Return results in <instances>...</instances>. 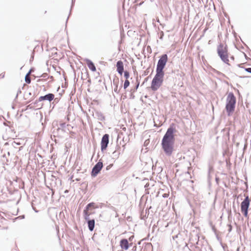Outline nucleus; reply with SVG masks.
Masks as SVG:
<instances>
[{"instance_id": "6e6552de", "label": "nucleus", "mask_w": 251, "mask_h": 251, "mask_svg": "<svg viewBox=\"0 0 251 251\" xmlns=\"http://www.w3.org/2000/svg\"><path fill=\"white\" fill-rule=\"evenodd\" d=\"M109 136L108 134H105L102 137L101 141V150L103 151L105 150L109 143Z\"/></svg>"}, {"instance_id": "2eb2a0df", "label": "nucleus", "mask_w": 251, "mask_h": 251, "mask_svg": "<svg viewBox=\"0 0 251 251\" xmlns=\"http://www.w3.org/2000/svg\"><path fill=\"white\" fill-rule=\"evenodd\" d=\"M89 210L87 209L86 208H84V209L83 210L84 218L85 220H87L89 219V216H90L91 213L89 212V211H88Z\"/></svg>"}, {"instance_id": "b1692460", "label": "nucleus", "mask_w": 251, "mask_h": 251, "mask_svg": "<svg viewBox=\"0 0 251 251\" xmlns=\"http://www.w3.org/2000/svg\"><path fill=\"white\" fill-rule=\"evenodd\" d=\"M112 154H113V155L114 157H115L116 158H118L119 155L120 153L116 151H114Z\"/></svg>"}, {"instance_id": "4be33fe9", "label": "nucleus", "mask_w": 251, "mask_h": 251, "mask_svg": "<svg viewBox=\"0 0 251 251\" xmlns=\"http://www.w3.org/2000/svg\"><path fill=\"white\" fill-rule=\"evenodd\" d=\"M124 76L126 77V79H127L129 77V73L128 71H126L124 72Z\"/></svg>"}, {"instance_id": "ddd939ff", "label": "nucleus", "mask_w": 251, "mask_h": 251, "mask_svg": "<svg viewBox=\"0 0 251 251\" xmlns=\"http://www.w3.org/2000/svg\"><path fill=\"white\" fill-rule=\"evenodd\" d=\"M87 221L88 229L90 231H92L95 227V221L94 219L86 220Z\"/></svg>"}, {"instance_id": "393cba45", "label": "nucleus", "mask_w": 251, "mask_h": 251, "mask_svg": "<svg viewBox=\"0 0 251 251\" xmlns=\"http://www.w3.org/2000/svg\"><path fill=\"white\" fill-rule=\"evenodd\" d=\"M25 218V215H21L16 218L15 219H23Z\"/></svg>"}, {"instance_id": "f257e3e1", "label": "nucleus", "mask_w": 251, "mask_h": 251, "mask_svg": "<svg viewBox=\"0 0 251 251\" xmlns=\"http://www.w3.org/2000/svg\"><path fill=\"white\" fill-rule=\"evenodd\" d=\"M175 131L174 125L172 124L167 129L161 141L162 148L165 154L168 156H171L174 151Z\"/></svg>"}, {"instance_id": "cd10ccee", "label": "nucleus", "mask_w": 251, "mask_h": 251, "mask_svg": "<svg viewBox=\"0 0 251 251\" xmlns=\"http://www.w3.org/2000/svg\"><path fill=\"white\" fill-rule=\"evenodd\" d=\"M5 74L4 73H2L0 74V78H3L4 77Z\"/></svg>"}, {"instance_id": "20e7f679", "label": "nucleus", "mask_w": 251, "mask_h": 251, "mask_svg": "<svg viewBox=\"0 0 251 251\" xmlns=\"http://www.w3.org/2000/svg\"><path fill=\"white\" fill-rule=\"evenodd\" d=\"M164 74L156 72V74L152 80L151 89L153 91H157L162 85L163 82Z\"/></svg>"}, {"instance_id": "58836bf2", "label": "nucleus", "mask_w": 251, "mask_h": 251, "mask_svg": "<svg viewBox=\"0 0 251 251\" xmlns=\"http://www.w3.org/2000/svg\"><path fill=\"white\" fill-rule=\"evenodd\" d=\"M53 133L54 134H55V133H56V132H55V129H53Z\"/></svg>"}, {"instance_id": "1a4fd4ad", "label": "nucleus", "mask_w": 251, "mask_h": 251, "mask_svg": "<svg viewBox=\"0 0 251 251\" xmlns=\"http://www.w3.org/2000/svg\"><path fill=\"white\" fill-rule=\"evenodd\" d=\"M54 98V95L52 93H49L45 96H41L39 97L38 100L35 103H36L37 101H41L42 100H48L49 101H51L53 100Z\"/></svg>"}, {"instance_id": "7ed1b4c3", "label": "nucleus", "mask_w": 251, "mask_h": 251, "mask_svg": "<svg viewBox=\"0 0 251 251\" xmlns=\"http://www.w3.org/2000/svg\"><path fill=\"white\" fill-rule=\"evenodd\" d=\"M236 101V98L233 93H229L226 98V109L228 116L234 111Z\"/></svg>"}, {"instance_id": "412c9836", "label": "nucleus", "mask_w": 251, "mask_h": 251, "mask_svg": "<svg viewBox=\"0 0 251 251\" xmlns=\"http://www.w3.org/2000/svg\"><path fill=\"white\" fill-rule=\"evenodd\" d=\"M129 84H130L129 81L127 79H126L125 80L124 84V88L125 89H126L129 86Z\"/></svg>"}, {"instance_id": "473e14b6", "label": "nucleus", "mask_w": 251, "mask_h": 251, "mask_svg": "<svg viewBox=\"0 0 251 251\" xmlns=\"http://www.w3.org/2000/svg\"><path fill=\"white\" fill-rule=\"evenodd\" d=\"M75 0H72V7L73 6V4H74V3L75 2Z\"/></svg>"}, {"instance_id": "f704fd0d", "label": "nucleus", "mask_w": 251, "mask_h": 251, "mask_svg": "<svg viewBox=\"0 0 251 251\" xmlns=\"http://www.w3.org/2000/svg\"><path fill=\"white\" fill-rule=\"evenodd\" d=\"M7 156H9L10 155V152L9 151H8L7 152V154H6Z\"/></svg>"}, {"instance_id": "dca6fc26", "label": "nucleus", "mask_w": 251, "mask_h": 251, "mask_svg": "<svg viewBox=\"0 0 251 251\" xmlns=\"http://www.w3.org/2000/svg\"><path fill=\"white\" fill-rule=\"evenodd\" d=\"M66 124L65 123H61L59 125V127H58L56 130L57 131H64V128L66 127Z\"/></svg>"}, {"instance_id": "39448f33", "label": "nucleus", "mask_w": 251, "mask_h": 251, "mask_svg": "<svg viewBox=\"0 0 251 251\" xmlns=\"http://www.w3.org/2000/svg\"><path fill=\"white\" fill-rule=\"evenodd\" d=\"M168 56L166 54H164L161 55L157 62L156 72L164 74L163 69L166 66Z\"/></svg>"}, {"instance_id": "bb28decb", "label": "nucleus", "mask_w": 251, "mask_h": 251, "mask_svg": "<svg viewBox=\"0 0 251 251\" xmlns=\"http://www.w3.org/2000/svg\"><path fill=\"white\" fill-rule=\"evenodd\" d=\"M21 92H21V90L19 89V90H18V91H17V95H16V98H15V99H17V98H18V95H19V94L21 93Z\"/></svg>"}, {"instance_id": "4c0bfd02", "label": "nucleus", "mask_w": 251, "mask_h": 251, "mask_svg": "<svg viewBox=\"0 0 251 251\" xmlns=\"http://www.w3.org/2000/svg\"><path fill=\"white\" fill-rule=\"evenodd\" d=\"M8 144H9V143L8 142H6V143H5L4 145L6 146V145H7Z\"/></svg>"}, {"instance_id": "9b49d317", "label": "nucleus", "mask_w": 251, "mask_h": 251, "mask_svg": "<svg viewBox=\"0 0 251 251\" xmlns=\"http://www.w3.org/2000/svg\"><path fill=\"white\" fill-rule=\"evenodd\" d=\"M120 246L122 249L125 250H128L129 248V243L126 239H123L120 241Z\"/></svg>"}, {"instance_id": "9d476101", "label": "nucleus", "mask_w": 251, "mask_h": 251, "mask_svg": "<svg viewBox=\"0 0 251 251\" xmlns=\"http://www.w3.org/2000/svg\"><path fill=\"white\" fill-rule=\"evenodd\" d=\"M116 67H117V71L118 73L120 75H122L124 68V65L123 63L121 60H119L117 62L116 64Z\"/></svg>"}, {"instance_id": "c756f323", "label": "nucleus", "mask_w": 251, "mask_h": 251, "mask_svg": "<svg viewBox=\"0 0 251 251\" xmlns=\"http://www.w3.org/2000/svg\"><path fill=\"white\" fill-rule=\"evenodd\" d=\"M32 108V106H31V104H29L27 106V109L28 108H29V109H31Z\"/></svg>"}, {"instance_id": "5701e85b", "label": "nucleus", "mask_w": 251, "mask_h": 251, "mask_svg": "<svg viewBox=\"0 0 251 251\" xmlns=\"http://www.w3.org/2000/svg\"><path fill=\"white\" fill-rule=\"evenodd\" d=\"M136 83H137V84H136V85L135 86L136 90H137L138 88L139 84H140V81H139L138 76L136 77Z\"/></svg>"}, {"instance_id": "a211bd4d", "label": "nucleus", "mask_w": 251, "mask_h": 251, "mask_svg": "<svg viewBox=\"0 0 251 251\" xmlns=\"http://www.w3.org/2000/svg\"><path fill=\"white\" fill-rule=\"evenodd\" d=\"M7 157V156L6 153L3 154L2 156L1 160L3 163H5L7 165L9 162V160Z\"/></svg>"}, {"instance_id": "a878e982", "label": "nucleus", "mask_w": 251, "mask_h": 251, "mask_svg": "<svg viewBox=\"0 0 251 251\" xmlns=\"http://www.w3.org/2000/svg\"><path fill=\"white\" fill-rule=\"evenodd\" d=\"M245 70L246 72L251 74V68H245Z\"/></svg>"}, {"instance_id": "aec40b11", "label": "nucleus", "mask_w": 251, "mask_h": 251, "mask_svg": "<svg viewBox=\"0 0 251 251\" xmlns=\"http://www.w3.org/2000/svg\"><path fill=\"white\" fill-rule=\"evenodd\" d=\"M21 144L19 142H17V141H14L11 143V146L15 148H17V146Z\"/></svg>"}, {"instance_id": "ea45409f", "label": "nucleus", "mask_w": 251, "mask_h": 251, "mask_svg": "<svg viewBox=\"0 0 251 251\" xmlns=\"http://www.w3.org/2000/svg\"><path fill=\"white\" fill-rule=\"evenodd\" d=\"M23 148L22 146L20 147V148H19V150H21L22 149V148Z\"/></svg>"}, {"instance_id": "f03ea898", "label": "nucleus", "mask_w": 251, "mask_h": 251, "mask_svg": "<svg viewBox=\"0 0 251 251\" xmlns=\"http://www.w3.org/2000/svg\"><path fill=\"white\" fill-rule=\"evenodd\" d=\"M217 53L222 61L225 63L230 66L229 63L228 49L226 45L220 43L217 47Z\"/></svg>"}, {"instance_id": "72a5a7b5", "label": "nucleus", "mask_w": 251, "mask_h": 251, "mask_svg": "<svg viewBox=\"0 0 251 251\" xmlns=\"http://www.w3.org/2000/svg\"><path fill=\"white\" fill-rule=\"evenodd\" d=\"M148 74V72H145L144 74H143L144 75H146Z\"/></svg>"}, {"instance_id": "6ab92c4d", "label": "nucleus", "mask_w": 251, "mask_h": 251, "mask_svg": "<svg viewBox=\"0 0 251 251\" xmlns=\"http://www.w3.org/2000/svg\"><path fill=\"white\" fill-rule=\"evenodd\" d=\"M30 73V71H29L25 76V81L27 84H29L31 82V79L30 76H29Z\"/></svg>"}, {"instance_id": "4468645a", "label": "nucleus", "mask_w": 251, "mask_h": 251, "mask_svg": "<svg viewBox=\"0 0 251 251\" xmlns=\"http://www.w3.org/2000/svg\"><path fill=\"white\" fill-rule=\"evenodd\" d=\"M95 115L98 120H99L100 121L104 120L105 117L101 112H99V111H96L95 113Z\"/></svg>"}, {"instance_id": "c9c22d12", "label": "nucleus", "mask_w": 251, "mask_h": 251, "mask_svg": "<svg viewBox=\"0 0 251 251\" xmlns=\"http://www.w3.org/2000/svg\"><path fill=\"white\" fill-rule=\"evenodd\" d=\"M147 80H148V78H145V81H144V82L143 83V84H144V83H145V81H147Z\"/></svg>"}, {"instance_id": "423d86ee", "label": "nucleus", "mask_w": 251, "mask_h": 251, "mask_svg": "<svg viewBox=\"0 0 251 251\" xmlns=\"http://www.w3.org/2000/svg\"><path fill=\"white\" fill-rule=\"evenodd\" d=\"M250 203V200L249 196H247L241 203V210L245 217H247L248 216V209Z\"/></svg>"}, {"instance_id": "79ce46f5", "label": "nucleus", "mask_w": 251, "mask_h": 251, "mask_svg": "<svg viewBox=\"0 0 251 251\" xmlns=\"http://www.w3.org/2000/svg\"><path fill=\"white\" fill-rule=\"evenodd\" d=\"M28 95H31V93L30 92H29V93H28Z\"/></svg>"}, {"instance_id": "c85d7f7f", "label": "nucleus", "mask_w": 251, "mask_h": 251, "mask_svg": "<svg viewBox=\"0 0 251 251\" xmlns=\"http://www.w3.org/2000/svg\"><path fill=\"white\" fill-rule=\"evenodd\" d=\"M112 166V164H110V165L107 166L106 167V170H108L109 169H110V168Z\"/></svg>"}, {"instance_id": "37998d69", "label": "nucleus", "mask_w": 251, "mask_h": 251, "mask_svg": "<svg viewBox=\"0 0 251 251\" xmlns=\"http://www.w3.org/2000/svg\"><path fill=\"white\" fill-rule=\"evenodd\" d=\"M230 226V229H229V231H230V230H231V226Z\"/></svg>"}, {"instance_id": "a19ab883", "label": "nucleus", "mask_w": 251, "mask_h": 251, "mask_svg": "<svg viewBox=\"0 0 251 251\" xmlns=\"http://www.w3.org/2000/svg\"><path fill=\"white\" fill-rule=\"evenodd\" d=\"M31 59H33V56H31V58H30V60H31Z\"/></svg>"}, {"instance_id": "7c9ffc66", "label": "nucleus", "mask_w": 251, "mask_h": 251, "mask_svg": "<svg viewBox=\"0 0 251 251\" xmlns=\"http://www.w3.org/2000/svg\"><path fill=\"white\" fill-rule=\"evenodd\" d=\"M32 208H33V209L35 211V212H36V213H37V212H38V210H37L35 209V208H34L33 206H32Z\"/></svg>"}, {"instance_id": "e433bc0d", "label": "nucleus", "mask_w": 251, "mask_h": 251, "mask_svg": "<svg viewBox=\"0 0 251 251\" xmlns=\"http://www.w3.org/2000/svg\"><path fill=\"white\" fill-rule=\"evenodd\" d=\"M230 58H231V59H232V60H234V56H231L230 57Z\"/></svg>"}, {"instance_id": "f8f14e48", "label": "nucleus", "mask_w": 251, "mask_h": 251, "mask_svg": "<svg viewBox=\"0 0 251 251\" xmlns=\"http://www.w3.org/2000/svg\"><path fill=\"white\" fill-rule=\"evenodd\" d=\"M88 67L93 72L96 71V67L93 62L89 59H85V60Z\"/></svg>"}, {"instance_id": "f3484780", "label": "nucleus", "mask_w": 251, "mask_h": 251, "mask_svg": "<svg viewBox=\"0 0 251 251\" xmlns=\"http://www.w3.org/2000/svg\"><path fill=\"white\" fill-rule=\"evenodd\" d=\"M91 207H93L94 208H98V206H95V203L92 202H90V203H88L86 205V206L85 207V208L89 210L90 208H91Z\"/></svg>"}, {"instance_id": "2f4dec72", "label": "nucleus", "mask_w": 251, "mask_h": 251, "mask_svg": "<svg viewBox=\"0 0 251 251\" xmlns=\"http://www.w3.org/2000/svg\"><path fill=\"white\" fill-rule=\"evenodd\" d=\"M163 197L164 198H166V197H167V195L166 194H164L163 195Z\"/></svg>"}, {"instance_id": "0eeeda50", "label": "nucleus", "mask_w": 251, "mask_h": 251, "mask_svg": "<svg viewBox=\"0 0 251 251\" xmlns=\"http://www.w3.org/2000/svg\"><path fill=\"white\" fill-rule=\"evenodd\" d=\"M103 167L102 162L99 161L93 168L91 172V176L95 177L100 172Z\"/></svg>"}]
</instances>
